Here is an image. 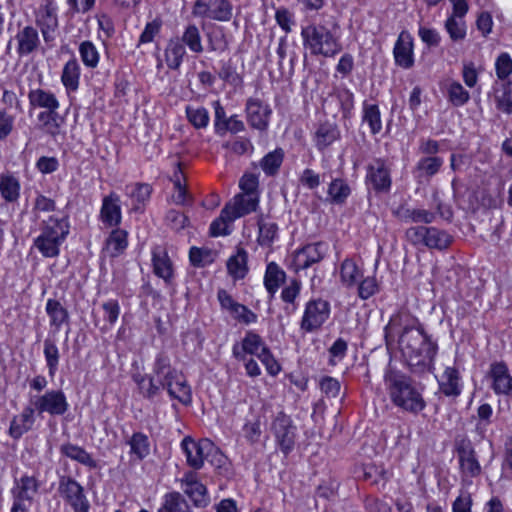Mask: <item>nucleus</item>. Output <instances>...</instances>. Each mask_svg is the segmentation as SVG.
Returning <instances> with one entry per match:
<instances>
[{"label": "nucleus", "instance_id": "nucleus-64", "mask_svg": "<svg viewBox=\"0 0 512 512\" xmlns=\"http://www.w3.org/2000/svg\"><path fill=\"white\" fill-rule=\"evenodd\" d=\"M101 306L104 312V321L108 323L109 327L113 326L117 322L120 315V305L118 300L109 299Z\"/></svg>", "mask_w": 512, "mask_h": 512}, {"label": "nucleus", "instance_id": "nucleus-30", "mask_svg": "<svg viewBox=\"0 0 512 512\" xmlns=\"http://www.w3.org/2000/svg\"><path fill=\"white\" fill-rule=\"evenodd\" d=\"M45 311L49 317V323L54 333H58L63 324L69 323L68 310L56 299H48Z\"/></svg>", "mask_w": 512, "mask_h": 512}, {"label": "nucleus", "instance_id": "nucleus-8", "mask_svg": "<svg viewBox=\"0 0 512 512\" xmlns=\"http://www.w3.org/2000/svg\"><path fill=\"white\" fill-rule=\"evenodd\" d=\"M57 491L64 502L73 512H89L90 503L85 495L83 486L70 476H61Z\"/></svg>", "mask_w": 512, "mask_h": 512}, {"label": "nucleus", "instance_id": "nucleus-39", "mask_svg": "<svg viewBox=\"0 0 512 512\" xmlns=\"http://www.w3.org/2000/svg\"><path fill=\"white\" fill-rule=\"evenodd\" d=\"M285 272L275 263L270 262L266 267L264 285L268 293L273 297L280 285L285 281Z\"/></svg>", "mask_w": 512, "mask_h": 512}, {"label": "nucleus", "instance_id": "nucleus-46", "mask_svg": "<svg viewBox=\"0 0 512 512\" xmlns=\"http://www.w3.org/2000/svg\"><path fill=\"white\" fill-rule=\"evenodd\" d=\"M284 159L282 148H276L267 153L260 161V167L267 176H274L278 173Z\"/></svg>", "mask_w": 512, "mask_h": 512}, {"label": "nucleus", "instance_id": "nucleus-2", "mask_svg": "<svg viewBox=\"0 0 512 512\" xmlns=\"http://www.w3.org/2000/svg\"><path fill=\"white\" fill-rule=\"evenodd\" d=\"M384 382L390 400L396 407L412 414H418L426 407V402L412 379L401 371L388 368L384 374Z\"/></svg>", "mask_w": 512, "mask_h": 512}, {"label": "nucleus", "instance_id": "nucleus-5", "mask_svg": "<svg viewBox=\"0 0 512 512\" xmlns=\"http://www.w3.org/2000/svg\"><path fill=\"white\" fill-rule=\"evenodd\" d=\"M405 238L415 247L445 250L453 242V237L445 230L434 226L417 225L405 231Z\"/></svg>", "mask_w": 512, "mask_h": 512}, {"label": "nucleus", "instance_id": "nucleus-43", "mask_svg": "<svg viewBox=\"0 0 512 512\" xmlns=\"http://www.w3.org/2000/svg\"><path fill=\"white\" fill-rule=\"evenodd\" d=\"M80 66L76 59H70L63 67L61 81L69 91H76L79 87Z\"/></svg>", "mask_w": 512, "mask_h": 512}, {"label": "nucleus", "instance_id": "nucleus-57", "mask_svg": "<svg viewBox=\"0 0 512 512\" xmlns=\"http://www.w3.org/2000/svg\"><path fill=\"white\" fill-rule=\"evenodd\" d=\"M152 192V188L149 184L145 183H137L133 186L132 190L129 192L130 197L135 202L133 209L140 210L141 207L147 202L150 198Z\"/></svg>", "mask_w": 512, "mask_h": 512}, {"label": "nucleus", "instance_id": "nucleus-13", "mask_svg": "<svg viewBox=\"0 0 512 512\" xmlns=\"http://www.w3.org/2000/svg\"><path fill=\"white\" fill-rule=\"evenodd\" d=\"M327 251L328 245L325 242L307 244L294 252L291 268L295 272L308 269L312 265L321 262Z\"/></svg>", "mask_w": 512, "mask_h": 512}, {"label": "nucleus", "instance_id": "nucleus-6", "mask_svg": "<svg viewBox=\"0 0 512 512\" xmlns=\"http://www.w3.org/2000/svg\"><path fill=\"white\" fill-rule=\"evenodd\" d=\"M331 305L322 298L311 299L305 304L300 329L305 333L319 331L330 318Z\"/></svg>", "mask_w": 512, "mask_h": 512}, {"label": "nucleus", "instance_id": "nucleus-35", "mask_svg": "<svg viewBox=\"0 0 512 512\" xmlns=\"http://www.w3.org/2000/svg\"><path fill=\"white\" fill-rule=\"evenodd\" d=\"M185 55L186 47L179 37L171 38L165 49V60L167 66L172 70L179 69Z\"/></svg>", "mask_w": 512, "mask_h": 512}, {"label": "nucleus", "instance_id": "nucleus-55", "mask_svg": "<svg viewBox=\"0 0 512 512\" xmlns=\"http://www.w3.org/2000/svg\"><path fill=\"white\" fill-rule=\"evenodd\" d=\"M127 247V232L122 229H115L107 239V248L111 250L112 256H117Z\"/></svg>", "mask_w": 512, "mask_h": 512}, {"label": "nucleus", "instance_id": "nucleus-12", "mask_svg": "<svg viewBox=\"0 0 512 512\" xmlns=\"http://www.w3.org/2000/svg\"><path fill=\"white\" fill-rule=\"evenodd\" d=\"M34 410L39 414L48 413L53 416L64 415L69 404L62 390H48L44 394L34 397L31 401Z\"/></svg>", "mask_w": 512, "mask_h": 512}, {"label": "nucleus", "instance_id": "nucleus-21", "mask_svg": "<svg viewBox=\"0 0 512 512\" xmlns=\"http://www.w3.org/2000/svg\"><path fill=\"white\" fill-rule=\"evenodd\" d=\"M100 220L107 227H117L122 220L120 197L112 192L102 200Z\"/></svg>", "mask_w": 512, "mask_h": 512}, {"label": "nucleus", "instance_id": "nucleus-32", "mask_svg": "<svg viewBox=\"0 0 512 512\" xmlns=\"http://www.w3.org/2000/svg\"><path fill=\"white\" fill-rule=\"evenodd\" d=\"M460 380V373L455 367H446L439 382L441 392L448 397L459 396L461 394Z\"/></svg>", "mask_w": 512, "mask_h": 512}, {"label": "nucleus", "instance_id": "nucleus-48", "mask_svg": "<svg viewBox=\"0 0 512 512\" xmlns=\"http://www.w3.org/2000/svg\"><path fill=\"white\" fill-rule=\"evenodd\" d=\"M217 74L221 80L234 88H239L243 85V78L237 72V68L231 60L220 61V68Z\"/></svg>", "mask_w": 512, "mask_h": 512}, {"label": "nucleus", "instance_id": "nucleus-51", "mask_svg": "<svg viewBox=\"0 0 512 512\" xmlns=\"http://www.w3.org/2000/svg\"><path fill=\"white\" fill-rule=\"evenodd\" d=\"M350 194V186L344 179L341 178L332 180L328 187V195L334 204H344Z\"/></svg>", "mask_w": 512, "mask_h": 512}, {"label": "nucleus", "instance_id": "nucleus-36", "mask_svg": "<svg viewBox=\"0 0 512 512\" xmlns=\"http://www.w3.org/2000/svg\"><path fill=\"white\" fill-rule=\"evenodd\" d=\"M60 452L62 455L79 462L82 465H85L91 469L97 467V462L93 459V457L82 447L77 446L72 443L63 444L60 447Z\"/></svg>", "mask_w": 512, "mask_h": 512}, {"label": "nucleus", "instance_id": "nucleus-14", "mask_svg": "<svg viewBox=\"0 0 512 512\" xmlns=\"http://www.w3.org/2000/svg\"><path fill=\"white\" fill-rule=\"evenodd\" d=\"M366 184L376 192H388L391 188V170L381 158L373 159L367 166Z\"/></svg>", "mask_w": 512, "mask_h": 512}, {"label": "nucleus", "instance_id": "nucleus-19", "mask_svg": "<svg viewBox=\"0 0 512 512\" xmlns=\"http://www.w3.org/2000/svg\"><path fill=\"white\" fill-rule=\"evenodd\" d=\"M396 65L403 69H410L414 65V42L408 31H402L393 48Z\"/></svg>", "mask_w": 512, "mask_h": 512}, {"label": "nucleus", "instance_id": "nucleus-9", "mask_svg": "<svg viewBox=\"0 0 512 512\" xmlns=\"http://www.w3.org/2000/svg\"><path fill=\"white\" fill-rule=\"evenodd\" d=\"M270 430L280 450L285 455L289 454L294 449L297 433L291 417L284 411H279L272 419Z\"/></svg>", "mask_w": 512, "mask_h": 512}, {"label": "nucleus", "instance_id": "nucleus-62", "mask_svg": "<svg viewBox=\"0 0 512 512\" xmlns=\"http://www.w3.org/2000/svg\"><path fill=\"white\" fill-rule=\"evenodd\" d=\"M206 460L219 470V473L227 471L228 458L212 442Z\"/></svg>", "mask_w": 512, "mask_h": 512}, {"label": "nucleus", "instance_id": "nucleus-60", "mask_svg": "<svg viewBox=\"0 0 512 512\" xmlns=\"http://www.w3.org/2000/svg\"><path fill=\"white\" fill-rule=\"evenodd\" d=\"M358 296L362 300H367L373 295H375L379 286L375 277L368 276L366 278L362 277V279L357 283Z\"/></svg>", "mask_w": 512, "mask_h": 512}, {"label": "nucleus", "instance_id": "nucleus-44", "mask_svg": "<svg viewBox=\"0 0 512 512\" xmlns=\"http://www.w3.org/2000/svg\"><path fill=\"white\" fill-rule=\"evenodd\" d=\"M0 193L7 202H15L20 196V183L10 174L0 176Z\"/></svg>", "mask_w": 512, "mask_h": 512}, {"label": "nucleus", "instance_id": "nucleus-47", "mask_svg": "<svg viewBox=\"0 0 512 512\" xmlns=\"http://www.w3.org/2000/svg\"><path fill=\"white\" fill-rule=\"evenodd\" d=\"M208 50L212 52H224L228 49L229 42L221 26H216L206 33Z\"/></svg>", "mask_w": 512, "mask_h": 512}, {"label": "nucleus", "instance_id": "nucleus-40", "mask_svg": "<svg viewBox=\"0 0 512 512\" xmlns=\"http://www.w3.org/2000/svg\"><path fill=\"white\" fill-rule=\"evenodd\" d=\"M179 39L192 53L201 54L204 51L202 35L195 24H188Z\"/></svg>", "mask_w": 512, "mask_h": 512}, {"label": "nucleus", "instance_id": "nucleus-31", "mask_svg": "<svg viewBox=\"0 0 512 512\" xmlns=\"http://www.w3.org/2000/svg\"><path fill=\"white\" fill-rule=\"evenodd\" d=\"M248 253L244 248H237L234 255L230 256L227 260V271L228 274L235 280H241L245 278L248 273Z\"/></svg>", "mask_w": 512, "mask_h": 512}, {"label": "nucleus", "instance_id": "nucleus-38", "mask_svg": "<svg viewBox=\"0 0 512 512\" xmlns=\"http://www.w3.org/2000/svg\"><path fill=\"white\" fill-rule=\"evenodd\" d=\"M157 512H192L181 493L173 491L164 495L163 502Z\"/></svg>", "mask_w": 512, "mask_h": 512}, {"label": "nucleus", "instance_id": "nucleus-61", "mask_svg": "<svg viewBox=\"0 0 512 512\" xmlns=\"http://www.w3.org/2000/svg\"><path fill=\"white\" fill-rule=\"evenodd\" d=\"M445 28L453 41H459L465 38L466 28L464 21L450 16L445 23Z\"/></svg>", "mask_w": 512, "mask_h": 512}, {"label": "nucleus", "instance_id": "nucleus-17", "mask_svg": "<svg viewBox=\"0 0 512 512\" xmlns=\"http://www.w3.org/2000/svg\"><path fill=\"white\" fill-rule=\"evenodd\" d=\"M13 40L18 56L26 57L35 53L41 45L38 29L32 25L19 27Z\"/></svg>", "mask_w": 512, "mask_h": 512}, {"label": "nucleus", "instance_id": "nucleus-28", "mask_svg": "<svg viewBox=\"0 0 512 512\" xmlns=\"http://www.w3.org/2000/svg\"><path fill=\"white\" fill-rule=\"evenodd\" d=\"M37 120L42 130L52 137L60 135L65 124V117L58 113V109L40 112Z\"/></svg>", "mask_w": 512, "mask_h": 512}, {"label": "nucleus", "instance_id": "nucleus-3", "mask_svg": "<svg viewBox=\"0 0 512 512\" xmlns=\"http://www.w3.org/2000/svg\"><path fill=\"white\" fill-rule=\"evenodd\" d=\"M154 374L161 380L163 389L167 390L172 399H177L183 405L192 402V393L184 375L171 366V360L165 353H159L154 362Z\"/></svg>", "mask_w": 512, "mask_h": 512}, {"label": "nucleus", "instance_id": "nucleus-22", "mask_svg": "<svg viewBox=\"0 0 512 512\" xmlns=\"http://www.w3.org/2000/svg\"><path fill=\"white\" fill-rule=\"evenodd\" d=\"M267 346L261 339V337L254 332H247L240 344L236 343L233 345L232 353L233 356L239 361H246V355L259 356L262 352V348Z\"/></svg>", "mask_w": 512, "mask_h": 512}, {"label": "nucleus", "instance_id": "nucleus-15", "mask_svg": "<svg viewBox=\"0 0 512 512\" xmlns=\"http://www.w3.org/2000/svg\"><path fill=\"white\" fill-rule=\"evenodd\" d=\"M487 377L491 380V389L496 395H512V375L504 361L491 363Z\"/></svg>", "mask_w": 512, "mask_h": 512}, {"label": "nucleus", "instance_id": "nucleus-25", "mask_svg": "<svg viewBox=\"0 0 512 512\" xmlns=\"http://www.w3.org/2000/svg\"><path fill=\"white\" fill-rule=\"evenodd\" d=\"M341 137V132L336 123L323 122L314 132L313 141L319 151H324Z\"/></svg>", "mask_w": 512, "mask_h": 512}, {"label": "nucleus", "instance_id": "nucleus-45", "mask_svg": "<svg viewBox=\"0 0 512 512\" xmlns=\"http://www.w3.org/2000/svg\"><path fill=\"white\" fill-rule=\"evenodd\" d=\"M185 114L188 122L195 129H205L210 122L209 111L203 106L187 105L185 107Z\"/></svg>", "mask_w": 512, "mask_h": 512}, {"label": "nucleus", "instance_id": "nucleus-37", "mask_svg": "<svg viewBox=\"0 0 512 512\" xmlns=\"http://www.w3.org/2000/svg\"><path fill=\"white\" fill-rule=\"evenodd\" d=\"M363 271L352 259H345L340 267V278L342 284L347 288H352L362 279Z\"/></svg>", "mask_w": 512, "mask_h": 512}, {"label": "nucleus", "instance_id": "nucleus-24", "mask_svg": "<svg viewBox=\"0 0 512 512\" xmlns=\"http://www.w3.org/2000/svg\"><path fill=\"white\" fill-rule=\"evenodd\" d=\"M259 204L258 195L239 193L234 196L233 200L228 202L224 207H230L229 214L234 219L243 217L254 212Z\"/></svg>", "mask_w": 512, "mask_h": 512}, {"label": "nucleus", "instance_id": "nucleus-54", "mask_svg": "<svg viewBox=\"0 0 512 512\" xmlns=\"http://www.w3.org/2000/svg\"><path fill=\"white\" fill-rule=\"evenodd\" d=\"M447 96L449 102L456 107L466 104L470 95L459 82H451L447 87Z\"/></svg>", "mask_w": 512, "mask_h": 512}, {"label": "nucleus", "instance_id": "nucleus-42", "mask_svg": "<svg viewBox=\"0 0 512 512\" xmlns=\"http://www.w3.org/2000/svg\"><path fill=\"white\" fill-rule=\"evenodd\" d=\"M362 112V121L368 124L371 134H379L382 130V120L378 105L364 101Z\"/></svg>", "mask_w": 512, "mask_h": 512}, {"label": "nucleus", "instance_id": "nucleus-33", "mask_svg": "<svg viewBox=\"0 0 512 512\" xmlns=\"http://www.w3.org/2000/svg\"><path fill=\"white\" fill-rule=\"evenodd\" d=\"M28 100L32 107L43 108L44 111L58 109L60 106L54 93L40 88L30 90Z\"/></svg>", "mask_w": 512, "mask_h": 512}, {"label": "nucleus", "instance_id": "nucleus-20", "mask_svg": "<svg viewBox=\"0 0 512 512\" xmlns=\"http://www.w3.org/2000/svg\"><path fill=\"white\" fill-rule=\"evenodd\" d=\"M248 123L255 129L265 130L268 127L271 110L268 105L256 98H249L246 102Z\"/></svg>", "mask_w": 512, "mask_h": 512}, {"label": "nucleus", "instance_id": "nucleus-18", "mask_svg": "<svg viewBox=\"0 0 512 512\" xmlns=\"http://www.w3.org/2000/svg\"><path fill=\"white\" fill-rule=\"evenodd\" d=\"M181 487L196 507H206L209 504L207 488L198 480L196 473L187 472L181 479Z\"/></svg>", "mask_w": 512, "mask_h": 512}, {"label": "nucleus", "instance_id": "nucleus-50", "mask_svg": "<svg viewBox=\"0 0 512 512\" xmlns=\"http://www.w3.org/2000/svg\"><path fill=\"white\" fill-rule=\"evenodd\" d=\"M43 354L48 368V374L53 378L58 370L60 352L56 343L52 339H45Z\"/></svg>", "mask_w": 512, "mask_h": 512}, {"label": "nucleus", "instance_id": "nucleus-16", "mask_svg": "<svg viewBox=\"0 0 512 512\" xmlns=\"http://www.w3.org/2000/svg\"><path fill=\"white\" fill-rule=\"evenodd\" d=\"M181 448L186 455L187 464L198 470L203 467L209 449H211V441L203 439L198 442L191 437H185L181 442Z\"/></svg>", "mask_w": 512, "mask_h": 512}, {"label": "nucleus", "instance_id": "nucleus-63", "mask_svg": "<svg viewBox=\"0 0 512 512\" xmlns=\"http://www.w3.org/2000/svg\"><path fill=\"white\" fill-rule=\"evenodd\" d=\"M191 263L197 267H204L213 261L212 252L209 249L192 247L189 252Z\"/></svg>", "mask_w": 512, "mask_h": 512}, {"label": "nucleus", "instance_id": "nucleus-7", "mask_svg": "<svg viewBox=\"0 0 512 512\" xmlns=\"http://www.w3.org/2000/svg\"><path fill=\"white\" fill-rule=\"evenodd\" d=\"M454 447L462 479L478 477L482 472V468L471 440L466 436H459L455 439Z\"/></svg>", "mask_w": 512, "mask_h": 512}, {"label": "nucleus", "instance_id": "nucleus-29", "mask_svg": "<svg viewBox=\"0 0 512 512\" xmlns=\"http://www.w3.org/2000/svg\"><path fill=\"white\" fill-rule=\"evenodd\" d=\"M34 412L33 407L27 406L21 414L13 417L9 427V435L12 438L19 439L32 428L35 422Z\"/></svg>", "mask_w": 512, "mask_h": 512}, {"label": "nucleus", "instance_id": "nucleus-4", "mask_svg": "<svg viewBox=\"0 0 512 512\" xmlns=\"http://www.w3.org/2000/svg\"><path fill=\"white\" fill-rule=\"evenodd\" d=\"M303 45L312 55L333 57L342 50V46L332 32L323 25H308L302 28Z\"/></svg>", "mask_w": 512, "mask_h": 512}, {"label": "nucleus", "instance_id": "nucleus-27", "mask_svg": "<svg viewBox=\"0 0 512 512\" xmlns=\"http://www.w3.org/2000/svg\"><path fill=\"white\" fill-rule=\"evenodd\" d=\"M392 213L402 222L430 224L435 220L434 212L426 209L410 208L406 205H400Z\"/></svg>", "mask_w": 512, "mask_h": 512}, {"label": "nucleus", "instance_id": "nucleus-41", "mask_svg": "<svg viewBox=\"0 0 512 512\" xmlns=\"http://www.w3.org/2000/svg\"><path fill=\"white\" fill-rule=\"evenodd\" d=\"M64 240L47 236L43 233L34 240V246L39 250L43 257L54 258L60 253V246Z\"/></svg>", "mask_w": 512, "mask_h": 512}, {"label": "nucleus", "instance_id": "nucleus-52", "mask_svg": "<svg viewBox=\"0 0 512 512\" xmlns=\"http://www.w3.org/2000/svg\"><path fill=\"white\" fill-rule=\"evenodd\" d=\"M443 163L441 157H423L417 162L416 170L420 173V176L432 177L438 173Z\"/></svg>", "mask_w": 512, "mask_h": 512}, {"label": "nucleus", "instance_id": "nucleus-49", "mask_svg": "<svg viewBox=\"0 0 512 512\" xmlns=\"http://www.w3.org/2000/svg\"><path fill=\"white\" fill-rule=\"evenodd\" d=\"M130 453L138 460H143L150 454V442L147 435L142 432H135L128 442Z\"/></svg>", "mask_w": 512, "mask_h": 512}, {"label": "nucleus", "instance_id": "nucleus-34", "mask_svg": "<svg viewBox=\"0 0 512 512\" xmlns=\"http://www.w3.org/2000/svg\"><path fill=\"white\" fill-rule=\"evenodd\" d=\"M69 231L70 225L67 217L58 218L50 216L47 220L43 221L41 233L65 241Z\"/></svg>", "mask_w": 512, "mask_h": 512}, {"label": "nucleus", "instance_id": "nucleus-53", "mask_svg": "<svg viewBox=\"0 0 512 512\" xmlns=\"http://www.w3.org/2000/svg\"><path fill=\"white\" fill-rule=\"evenodd\" d=\"M229 212L230 207H224L221 210L220 216L211 223L210 234L212 236L216 237L230 234L228 224L233 222L235 219L229 214Z\"/></svg>", "mask_w": 512, "mask_h": 512}, {"label": "nucleus", "instance_id": "nucleus-1", "mask_svg": "<svg viewBox=\"0 0 512 512\" xmlns=\"http://www.w3.org/2000/svg\"><path fill=\"white\" fill-rule=\"evenodd\" d=\"M399 347L413 373L433 368L438 345L422 327H405L399 337Z\"/></svg>", "mask_w": 512, "mask_h": 512}, {"label": "nucleus", "instance_id": "nucleus-23", "mask_svg": "<svg viewBox=\"0 0 512 512\" xmlns=\"http://www.w3.org/2000/svg\"><path fill=\"white\" fill-rule=\"evenodd\" d=\"M152 265L154 274L170 284L174 278V269L171 259L165 249L156 247L152 250Z\"/></svg>", "mask_w": 512, "mask_h": 512}, {"label": "nucleus", "instance_id": "nucleus-10", "mask_svg": "<svg viewBox=\"0 0 512 512\" xmlns=\"http://www.w3.org/2000/svg\"><path fill=\"white\" fill-rule=\"evenodd\" d=\"M38 489L39 483L34 476L23 475L21 478L15 479L11 490L13 498L11 512H27Z\"/></svg>", "mask_w": 512, "mask_h": 512}, {"label": "nucleus", "instance_id": "nucleus-11", "mask_svg": "<svg viewBox=\"0 0 512 512\" xmlns=\"http://www.w3.org/2000/svg\"><path fill=\"white\" fill-rule=\"evenodd\" d=\"M192 14L204 19L228 22L233 16V5L229 0H196Z\"/></svg>", "mask_w": 512, "mask_h": 512}, {"label": "nucleus", "instance_id": "nucleus-59", "mask_svg": "<svg viewBox=\"0 0 512 512\" xmlns=\"http://www.w3.org/2000/svg\"><path fill=\"white\" fill-rule=\"evenodd\" d=\"M37 23L41 30L44 41L46 43L54 41L57 19L50 13H47L42 19L37 20Z\"/></svg>", "mask_w": 512, "mask_h": 512}, {"label": "nucleus", "instance_id": "nucleus-56", "mask_svg": "<svg viewBox=\"0 0 512 512\" xmlns=\"http://www.w3.org/2000/svg\"><path fill=\"white\" fill-rule=\"evenodd\" d=\"M81 60L89 68H95L99 62V53L91 41H84L79 46Z\"/></svg>", "mask_w": 512, "mask_h": 512}, {"label": "nucleus", "instance_id": "nucleus-26", "mask_svg": "<svg viewBox=\"0 0 512 512\" xmlns=\"http://www.w3.org/2000/svg\"><path fill=\"white\" fill-rule=\"evenodd\" d=\"M132 378L133 381L137 384L140 395L147 400H153L163 390L161 380H157L154 373H136L132 376Z\"/></svg>", "mask_w": 512, "mask_h": 512}, {"label": "nucleus", "instance_id": "nucleus-58", "mask_svg": "<svg viewBox=\"0 0 512 512\" xmlns=\"http://www.w3.org/2000/svg\"><path fill=\"white\" fill-rule=\"evenodd\" d=\"M259 236L258 242L260 245H270L275 239L278 227L275 223L266 222L263 218L258 220Z\"/></svg>", "mask_w": 512, "mask_h": 512}]
</instances>
